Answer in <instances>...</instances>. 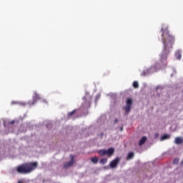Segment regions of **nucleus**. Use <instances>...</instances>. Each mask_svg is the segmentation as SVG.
<instances>
[{"mask_svg": "<svg viewBox=\"0 0 183 183\" xmlns=\"http://www.w3.org/2000/svg\"><path fill=\"white\" fill-rule=\"evenodd\" d=\"M162 32V41L163 44V49L160 54V62H162L161 66L165 68L167 66V59L172 51L174 44H175V36L169 34L168 27H162L161 29Z\"/></svg>", "mask_w": 183, "mask_h": 183, "instance_id": "nucleus-1", "label": "nucleus"}, {"mask_svg": "<svg viewBox=\"0 0 183 183\" xmlns=\"http://www.w3.org/2000/svg\"><path fill=\"white\" fill-rule=\"evenodd\" d=\"M38 168V162L24 163L16 168L19 174H29Z\"/></svg>", "mask_w": 183, "mask_h": 183, "instance_id": "nucleus-2", "label": "nucleus"}, {"mask_svg": "<svg viewBox=\"0 0 183 183\" xmlns=\"http://www.w3.org/2000/svg\"><path fill=\"white\" fill-rule=\"evenodd\" d=\"M114 152L115 150L114 148H109L108 150L100 149L98 151V154L100 157H105V155H107V157H111L114 155Z\"/></svg>", "mask_w": 183, "mask_h": 183, "instance_id": "nucleus-3", "label": "nucleus"}, {"mask_svg": "<svg viewBox=\"0 0 183 183\" xmlns=\"http://www.w3.org/2000/svg\"><path fill=\"white\" fill-rule=\"evenodd\" d=\"M132 107V99L129 98L126 101V107L123 108V109L126 111L127 114H129Z\"/></svg>", "mask_w": 183, "mask_h": 183, "instance_id": "nucleus-4", "label": "nucleus"}, {"mask_svg": "<svg viewBox=\"0 0 183 183\" xmlns=\"http://www.w3.org/2000/svg\"><path fill=\"white\" fill-rule=\"evenodd\" d=\"M83 100L84 101V102L83 103L84 108H91V102H92L91 97H89V98L84 97Z\"/></svg>", "mask_w": 183, "mask_h": 183, "instance_id": "nucleus-5", "label": "nucleus"}, {"mask_svg": "<svg viewBox=\"0 0 183 183\" xmlns=\"http://www.w3.org/2000/svg\"><path fill=\"white\" fill-rule=\"evenodd\" d=\"M71 160L69 162H66L64 165V168H69V167H72L74 165V155H70Z\"/></svg>", "mask_w": 183, "mask_h": 183, "instance_id": "nucleus-6", "label": "nucleus"}, {"mask_svg": "<svg viewBox=\"0 0 183 183\" xmlns=\"http://www.w3.org/2000/svg\"><path fill=\"white\" fill-rule=\"evenodd\" d=\"M39 99H41V97L38 94L37 92H34L33 95L32 105H35V104H36Z\"/></svg>", "mask_w": 183, "mask_h": 183, "instance_id": "nucleus-7", "label": "nucleus"}, {"mask_svg": "<svg viewBox=\"0 0 183 183\" xmlns=\"http://www.w3.org/2000/svg\"><path fill=\"white\" fill-rule=\"evenodd\" d=\"M118 164H119V158L117 157L110 162V168H117Z\"/></svg>", "mask_w": 183, "mask_h": 183, "instance_id": "nucleus-8", "label": "nucleus"}, {"mask_svg": "<svg viewBox=\"0 0 183 183\" xmlns=\"http://www.w3.org/2000/svg\"><path fill=\"white\" fill-rule=\"evenodd\" d=\"M183 142V139L181 137H176L174 140V144L177 145H179V144H182Z\"/></svg>", "mask_w": 183, "mask_h": 183, "instance_id": "nucleus-9", "label": "nucleus"}, {"mask_svg": "<svg viewBox=\"0 0 183 183\" xmlns=\"http://www.w3.org/2000/svg\"><path fill=\"white\" fill-rule=\"evenodd\" d=\"M145 142H147V137H143L139 142V147H142Z\"/></svg>", "mask_w": 183, "mask_h": 183, "instance_id": "nucleus-10", "label": "nucleus"}, {"mask_svg": "<svg viewBox=\"0 0 183 183\" xmlns=\"http://www.w3.org/2000/svg\"><path fill=\"white\" fill-rule=\"evenodd\" d=\"M175 56L177 59H178L179 61L181 60V58H182V55L181 54V51H177L176 52Z\"/></svg>", "mask_w": 183, "mask_h": 183, "instance_id": "nucleus-11", "label": "nucleus"}, {"mask_svg": "<svg viewBox=\"0 0 183 183\" xmlns=\"http://www.w3.org/2000/svg\"><path fill=\"white\" fill-rule=\"evenodd\" d=\"M170 136L169 134H164L163 136L161 137L160 141H164L165 139H169Z\"/></svg>", "mask_w": 183, "mask_h": 183, "instance_id": "nucleus-12", "label": "nucleus"}, {"mask_svg": "<svg viewBox=\"0 0 183 183\" xmlns=\"http://www.w3.org/2000/svg\"><path fill=\"white\" fill-rule=\"evenodd\" d=\"M134 156V152H129L127 157V159L129 160V159H132V157Z\"/></svg>", "mask_w": 183, "mask_h": 183, "instance_id": "nucleus-13", "label": "nucleus"}, {"mask_svg": "<svg viewBox=\"0 0 183 183\" xmlns=\"http://www.w3.org/2000/svg\"><path fill=\"white\" fill-rule=\"evenodd\" d=\"M107 162H108V159L107 158L100 159V164H102V165H104V164H107Z\"/></svg>", "mask_w": 183, "mask_h": 183, "instance_id": "nucleus-14", "label": "nucleus"}, {"mask_svg": "<svg viewBox=\"0 0 183 183\" xmlns=\"http://www.w3.org/2000/svg\"><path fill=\"white\" fill-rule=\"evenodd\" d=\"M76 111H78V109H74L71 112L68 113V117H72V115H75V114L76 113Z\"/></svg>", "mask_w": 183, "mask_h": 183, "instance_id": "nucleus-15", "label": "nucleus"}, {"mask_svg": "<svg viewBox=\"0 0 183 183\" xmlns=\"http://www.w3.org/2000/svg\"><path fill=\"white\" fill-rule=\"evenodd\" d=\"M91 161L93 164H98V157H93L91 159Z\"/></svg>", "mask_w": 183, "mask_h": 183, "instance_id": "nucleus-16", "label": "nucleus"}, {"mask_svg": "<svg viewBox=\"0 0 183 183\" xmlns=\"http://www.w3.org/2000/svg\"><path fill=\"white\" fill-rule=\"evenodd\" d=\"M133 86H134V88H139V84H138V81H134Z\"/></svg>", "mask_w": 183, "mask_h": 183, "instance_id": "nucleus-17", "label": "nucleus"}, {"mask_svg": "<svg viewBox=\"0 0 183 183\" xmlns=\"http://www.w3.org/2000/svg\"><path fill=\"white\" fill-rule=\"evenodd\" d=\"M179 162V159L176 158L174 159L173 164H175L176 165Z\"/></svg>", "mask_w": 183, "mask_h": 183, "instance_id": "nucleus-18", "label": "nucleus"}, {"mask_svg": "<svg viewBox=\"0 0 183 183\" xmlns=\"http://www.w3.org/2000/svg\"><path fill=\"white\" fill-rule=\"evenodd\" d=\"M9 124H11V125H14V124H15V120L10 122Z\"/></svg>", "mask_w": 183, "mask_h": 183, "instance_id": "nucleus-19", "label": "nucleus"}, {"mask_svg": "<svg viewBox=\"0 0 183 183\" xmlns=\"http://www.w3.org/2000/svg\"><path fill=\"white\" fill-rule=\"evenodd\" d=\"M20 105H22L23 107H25V105H26V104H25V103H20Z\"/></svg>", "mask_w": 183, "mask_h": 183, "instance_id": "nucleus-20", "label": "nucleus"}, {"mask_svg": "<svg viewBox=\"0 0 183 183\" xmlns=\"http://www.w3.org/2000/svg\"><path fill=\"white\" fill-rule=\"evenodd\" d=\"M118 122V119H115L114 124H117Z\"/></svg>", "mask_w": 183, "mask_h": 183, "instance_id": "nucleus-21", "label": "nucleus"}, {"mask_svg": "<svg viewBox=\"0 0 183 183\" xmlns=\"http://www.w3.org/2000/svg\"><path fill=\"white\" fill-rule=\"evenodd\" d=\"M120 131L123 132L124 131V127H121Z\"/></svg>", "mask_w": 183, "mask_h": 183, "instance_id": "nucleus-22", "label": "nucleus"}, {"mask_svg": "<svg viewBox=\"0 0 183 183\" xmlns=\"http://www.w3.org/2000/svg\"><path fill=\"white\" fill-rule=\"evenodd\" d=\"M18 183H24V182L22 180H20L18 182Z\"/></svg>", "mask_w": 183, "mask_h": 183, "instance_id": "nucleus-23", "label": "nucleus"}, {"mask_svg": "<svg viewBox=\"0 0 183 183\" xmlns=\"http://www.w3.org/2000/svg\"><path fill=\"white\" fill-rule=\"evenodd\" d=\"M11 104H17L16 102H13Z\"/></svg>", "mask_w": 183, "mask_h": 183, "instance_id": "nucleus-24", "label": "nucleus"}, {"mask_svg": "<svg viewBox=\"0 0 183 183\" xmlns=\"http://www.w3.org/2000/svg\"><path fill=\"white\" fill-rule=\"evenodd\" d=\"M101 136H102V137H104V133H102V134H101Z\"/></svg>", "mask_w": 183, "mask_h": 183, "instance_id": "nucleus-25", "label": "nucleus"}]
</instances>
